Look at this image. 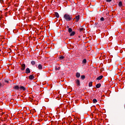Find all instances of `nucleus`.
Listing matches in <instances>:
<instances>
[{"instance_id":"9d476101","label":"nucleus","mask_w":125,"mask_h":125,"mask_svg":"<svg viewBox=\"0 0 125 125\" xmlns=\"http://www.w3.org/2000/svg\"><path fill=\"white\" fill-rule=\"evenodd\" d=\"M29 80H33V79H35V76L33 75H31L29 77Z\"/></svg>"},{"instance_id":"bb28decb","label":"nucleus","mask_w":125,"mask_h":125,"mask_svg":"<svg viewBox=\"0 0 125 125\" xmlns=\"http://www.w3.org/2000/svg\"><path fill=\"white\" fill-rule=\"evenodd\" d=\"M0 3H3V0H0Z\"/></svg>"},{"instance_id":"393cba45","label":"nucleus","mask_w":125,"mask_h":125,"mask_svg":"<svg viewBox=\"0 0 125 125\" xmlns=\"http://www.w3.org/2000/svg\"><path fill=\"white\" fill-rule=\"evenodd\" d=\"M100 20H101V21H104V18L102 17Z\"/></svg>"},{"instance_id":"dca6fc26","label":"nucleus","mask_w":125,"mask_h":125,"mask_svg":"<svg viewBox=\"0 0 125 125\" xmlns=\"http://www.w3.org/2000/svg\"><path fill=\"white\" fill-rule=\"evenodd\" d=\"M31 65H32L33 66H34V65H36V62H35V61H31Z\"/></svg>"},{"instance_id":"6ab92c4d","label":"nucleus","mask_w":125,"mask_h":125,"mask_svg":"<svg viewBox=\"0 0 125 125\" xmlns=\"http://www.w3.org/2000/svg\"><path fill=\"white\" fill-rule=\"evenodd\" d=\"M119 6L120 7L123 6V3H122V1H120L118 4Z\"/></svg>"},{"instance_id":"cd10ccee","label":"nucleus","mask_w":125,"mask_h":125,"mask_svg":"<svg viewBox=\"0 0 125 125\" xmlns=\"http://www.w3.org/2000/svg\"><path fill=\"white\" fill-rule=\"evenodd\" d=\"M4 82H5V83H9L8 81H7V80L5 81Z\"/></svg>"},{"instance_id":"6e6552de","label":"nucleus","mask_w":125,"mask_h":125,"mask_svg":"<svg viewBox=\"0 0 125 125\" xmlns=\"http://www.w3.org/2000/svg\"><path fill=\"white\" fill-rule=\"evenodd\" d=\"M76 22H79L80 20V15L75 17Z\"/></svg>"},{"instance_id":"f8f14e48","label":"nucleus","mask_w":125,"mask_h":125,"mask_svg":"<svg viewBox=\"0 0 125 125\" xmlns=\"http://www.w3.org/2000/svg\"><path fill=\"white\" fill-rule=\"evenodd\" d=\"M75 34L76 33L75 32V31H73L70 33V37H73V36H75Z\"/></svg>"},{"instance_id":"f257e3e1","label":"nucleus","mask_w":125,"mask_h":125,"mask_svg":"<svg viewBox=\"0 0 125 125\" xmlns=\"http://www.w3.org/2000/svg\"><path fill=\"white\" fill-rule=\"evenodd\" d=\"M63 18L66 20V21H71L72 19H73V17L68 14H65L63 16Z\"/></svg>"},{"instance_id":"a878e982","label":"nucleus","mask_w":125,"mask_h":125,"mask_svg":"<svg viewBox=\"0 0 125 125\" xmlns=\"http://www.w3.org/2000/svg\"><path fill=\"white\" fill-rule=\"evenodd\" d=\"M112 1V0H106L107 2H111Z\"/></svg>"},{"instance_id":"c756f323","label":"nucleus","mask_w":125,"mask_h":125,"mask_svg":"<svg viewBox=\"0 0 125 125\" xmlns=\"http://www.w3.org/2000/svg\"><path fill=\"white\" fill-rule=\"evenodd\" d=\"M95 25H97L98 23H95Z\"/></svg>"},{"instance_id":"7ed1b4c3","label":"nucleus","mask_w":125,"mask_h":125,"mask_svg":"<svg viewBox=\"0 0 125 125\" xmlns=\"http://www.w3.org/2000/svg\"><path fill=\"white\" fill-rule=\"evenodd\" d=\"M21 71H24L25 70V68H26V64H25V63L21 64Z\"/></svg>"},{"instance_id":"9b49d317","label":"nucleus","mask_w":125,"mask_h":125,"mask_svg":"<svg viewBox=\"0 0 125 125\" xmlns=\"http://www.w3.org/2000/svg\"><path fill=\"white\" fill-rule=\"evenodd\" d=\"M76 78H80L81 77V74L79 72H77L76 74Z\"/></svg>"},{"instance_id":"1a4fd4ad","label":"nucleus","mask_w":125,"mask_h":125,"mask_svg":"<svg viewBox=\"0 0 125 125\" xmlns=\"http://www.w3.org/2000/svg\"><path fill=\"white\" fill-rule=\"evenodd\" d=\"M38 68L39 70H42V65L41 64H39L38 65Z\"/></svg>"},{"instance_id":"39448f33","label":"nucleus","mask_w":125,"mask_h":125,"mask_svg":"<svg viewBox=\"0 0 125 125\" xmlns=\"http://www.w3.org/2000/svg\"><path fill=\"white\" fill-rule=\"evenodd\" d=\"M20 88V87H19V86L18 85L14 86V87H13V89H15V90H19Z\"/></svg>"},{"instance_id":"aec40b11","label":"nucleus","mask_w":125,"mask_h":125,"mask_svg":"<svg viewBox=\"0 0 125 125\" xmlns=\"http://www.w3.org/2000/svg\"><path fill=\"white\" fill-rule=\"evenodd\" d=\"M82 62H83V64H85V63H86V59H84L83 60Z\"/></svg>"},{"instance_id":"20e7f679","label":"nucleus","mask_w":125,"mask_h":125,"mask_svg":"<svg viewBox=\"0 0 125 125\" xmlns=\"http://www.w3.org/2000/svg\"><path fill=\"white\" fill-rule=\"evenodd\" d=\"M30 73H31V70H30V68H27L25 70V73L30 74Z\"/></svg>"},{"instance_id":"7c9ffc66","label":"nucleus","mask_w":125,"mask_h":125,"mask_svg":"<svg viewBox=\"0 0 125 125\" xmlns=\"http://www.w3.org/2000/svg\"><path fill=\"white\" fill-rule=\"evenodd\" d=\"M67 28H69V26H67Z\"/></svg>"},{"instance_id":"2eb2a0df","label":"nucleus","mask_w":125,"mask_h":125,"mask_svg":"<svg viewBox=\"0 0 125 125\" xmlns=\"http://www.w3.org/2000/svg\"><path fill=\"white\" fill-rule=\"evenodd\" d=\"M84 30V28H83V27H81V28L80 27V28H79V31H80V32H83Z\"/></svg>"},{"instance_id":"5701e85b","label":"nucleus","mask_w":125,"mask_h":125,"mask_svg":"<svg viewBox=\"0 0 125 125\" xmlns=\"http://www.w3.org/2000/svg\"><path fill=\"white\" fill-rule=\"evenodd\" d=\"M89 86L90 87L91 86H92V82H90L89 83Z\"/></svg>"},{"instance_id":"4be33fe9","label":"nucleus","mask_w":125,"mask_h":125,"mask_svg":"<svg viewBox=\"0 0 125 125\" xmlns=\"http://www.w3.org/2000/svg\"><path fill=\"white\" fill-rule=\"evenodd\" d=\"M72 31H73L72 30V28H68V33H72Z\"/></svg>"},{"instance_id":"0eeeda50","label":"nucleus","mask_w":125,"mask_h":125,"mask_svg":"<svg viewBox=\"0 0 125 125\" xmlns=\"http://www.w3.org/2000/svg\"><path fill=\"white\" fill-rule=\"evenodd\" d=\"M103 79V76L101 75L96 78L97 81H100V80H102Z\"/></svg>"},{"instance_id":"f3484780","label":"nucleus","mask_w":125,"mask_h":125,"mask_svg":"<svg viewBox=\"0 0 125 125\" xmlns=\"http://www.w3.org/2000/svg\"><path fill=\"white\" fill-rule=\"evenodd\" d=\"M2 86H4V83H0V89L2 87Z\"/></svg>"},{"instance_id":"b1692460","label":"nucleus","mask_w":125,"mask_h":125,"mask_svg":"<svg viewBox=\"0 0 125 125\" xmlns=\"http://www.w3.org/2000/svg\"><path fill=\"white\" fill-rule=\"evenodd\" d=\"M81 79L82 80H84V79H85V76H84V75H82L81 76Z\"/></svg>"},{"instance_id":"f03ea898","label":"nucleus","mask_w":125,"mask_h":125,"mask_svg":"<svg viewBox=\"0 0 125 125\" xmlns=\"http://www.w3.org/2000/svg\"><path fill=\"white\" fill-rule=\"evenodd\" d=\"M75 83L78 86H80L81 85V83L80 82V80L79 79H76L75 80Z\"/></svg>"},{"instance_id":"a211bd4d","label":"nucleus","mask_w":125,"mask_h":125,"mask_svg":"<svg viewBox=\"0 0 125 125\" xmlns=\"http://www.w3.org/2000/svg\"><path fill=\"white\" fill-rule=\"evenodd\" d=\"M64 58H65V57H64V56H61V57H59L60 60H63Z\"/></svg>"},{"instance_id":"412c9836","label":"nucleus","mask_w":125,"mask_h":125,"mask_svg":"<svg viewBox=\"0 0 125 125\" xmlns=\"http://www.w3.org/2000/svg\"><path fill=\"white\" fill-rule=\"evenodd\" d=\"M93 103H97V100H96V99H94L93 100Z\"/></svg>"},{"instance_id":"423d86ee","label":"nucleus","mask_w":125,"mask_h":125,"mask_svg":"<svg viewBox=\"0 0 125 125\" xmlns=\"http://www.w3.org/2000/svg\"><path fill=\"white\" fill-rule=\"evenodd\" d=\"M20 90H23V91H25L26 90V88L23 86H20Z\"/></svg>"},{"instance_id":"4468645a","label":"nucleus","mask_w":125,"mask_h":125,"mask_svg":"<svg viewBox=\"0 0 125 125\" xmlns=\"http://www.w3.org/2000/svg\"><path fill=\"white\" fill-rule=\"evenodd\" d=\"M100 86H101V83H98L96 85V87L97 88H99L100 87Z\"/></svg>"},{"instance_id":"ddd939ff","label":"nucleus","mask_w":125,"mask_h":125,"mask_svg":"<svg viewBox=\"0 0 125 125\" xmlns=\"http://www.w3.org/2000/svg\"><path fill=\"white\" fill-rule=\"evenodd\" d=\"M55 16H56V17H57V18H59V14H58V13L55 12Z\"/></svg>"},{"instance_id":"2f4dec72","label":"nucleus","mask_w":125,"mask_h":125,"mask_svg":"<svg viewBox=\"0 0 125 125\" xmlns=\"http://www.w3.org/2000/svg\"><path fill=\"white\" fill-rule=\"evenodd\" d=\"M0 51H1V50H0Z\"/></svg>"},{"instance_id":"c85d7f7f","label":"nucleus","mask_w":125,"mask_h":125,"mask_svg":"<svg viewBox=\"0 0 125 125\" xmlns=\"http://www.w3.org/2000/svg\"><path fill=\"white\" fill-rule=\"evenodd\" d=\"M4 114V113L2 112L0 114L1 116H2V115H3Z\"/></svg>"}]
</instances>
